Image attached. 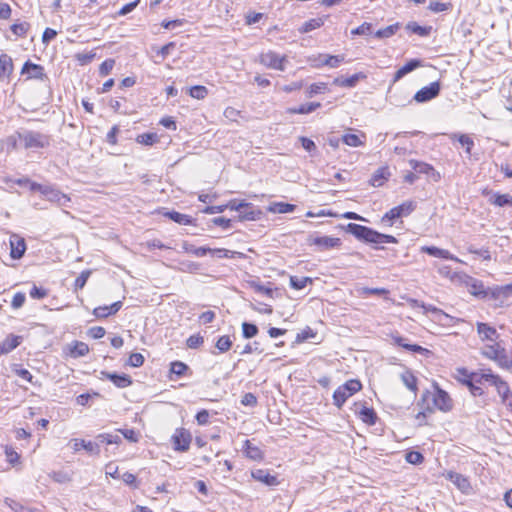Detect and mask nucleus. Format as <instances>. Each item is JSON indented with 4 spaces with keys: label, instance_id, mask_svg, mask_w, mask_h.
<instances>
[{
    "label": "nucleus",
    "instance_id": "nucleus-27",
    "mask_svg": "<svg viewBox=\"0 0 512 512\" xmlns=\"http://www.w3.org/2000/svg\"><path fill=\"white\" fill-rule=\"evenodd\" d=\"M406 29L408 31H410L411 33L417 34L422 37L428 36L432 31L431 26H421L417 22H414V21L409 22L406 25Z\"/></svg>",
    "mask_w": 512,
    "mask_h": 512
},
{
    "label": "nucleus",
    "instance_id": "nucleus-14",
    "mask_svg": "<svg viewBox=\"0 0 512 512\" xmlns=\"http://www.w3.org/2000/svg\"><path fill=\"white\" fill-rule=\"evenodd\" d=\"M252 477L267 486H277L279 481L275 475L269 473L266 469H256L252 471Z\"/></svg>",
    "mask_w": 512,
    "mask_h": 512
},
{
    "label": "nucleus",
    "instance_id": "nucleus-20",
    "mask_svg": "<svg viewBox=\"0 0 512 512\" xmlns=\"http://www.w3.org/2000/svg\"><path fill=\"white\" fill-rule=\"evenodd\" d=\"M477 332L482 340L495 341L498 338L496 329L486 323H477Z\"/></svg>",
    "mask_w": 512,
    "mask_h": 512
},
{
    "label": "nucleus",
    "instance_id": "nucleus-28",
    "mask_svg": "<svg viewBox=\"0 0 512 512\" xmlns=\"http://www.w3.org/2000/svg\"><path fill=\"white\" fill-rule=\"evenodd\" d=\"M322 65L329 66L331 68H337L340 63L344 61L343 55H328L322 54L320 55Z\"/></svg>",
    "mask_w": 512,
    "mask_h": 512
},
{
    "label": "nucleus",
    "instance_id": "nucleus-34",
    "mask_svg": "<svg viewBox=\"0 0 512 512\" xmlns=\"http://www.w3.org/2000/svg\"><path fill=\"white\" fill-rule=\"evenodd\" d=\"M456 379L461 382L462 384H464L465 386H467V381L466 380H470V381H476L477 377H478V374L477 373H469L467 369L465 368H458L456 370Z\"/></svg>",
    "mask_w": 512,
    "mask_h": 512
},
{
    "label": "nucleus",
    "instance_id": "nucleus-46",
    "mask_svg": "<svg viewBox=\"0 0 512 512\" xmlns=\"http://www.w3.org/2000/svg\"><path fill=\"white\" fill-rule=\"evenodd\" d=\"M399 29V24L396 23V24H393V25H389L383 29H379L376 33H375V36L377 38H388V37H391L392 35H394L397 30Z\"/></svg>",
    "mask_w": 512,
    "mask_h": 512
},
{
    "label": "nucleus",
    "instance_id": "nucleus-60",
    "mask_svg": "<svg viewBox=\"0 0 512 512\" xmlns=\"http://www.w3.org/2000/svg\"><path fill=\"white\" fill-rule=\"evenodd\" d=\"M451 7L450 3H442V2H431L428 6V9L432 12L439 13L443 11H447Z\"/></svg>",
    "mask_w": 512,
    "mask_h": 512
},
{
    "label": "nucleus",
    "instance_id": "nucleus-21",
    "mask_svg": "<svg viewBox=\"0 0 512 512\" xmlns=\"http://www.w3.org/2000/svg\"><path fill=\"white\" fill-rule=\"evenodd\" d=\"M389 177L390 172L388 167H380L373 173L369 183L373 187H381Z\"/></svg>",
    "mask_w": 512,
    "mask_h": 512
},
{
    "label": "nucleus",
    "instance_id": "nucleus-55",
    "mask_svg": "<svg viewBox=\"0 0 512 512\" xmlns=\"http://www.w3.org/2000/svg\"><path fill=\"white\" fill-rule=\"evenodd\" d=\"M421 307L424 309L426 313L431 312L435 314L439 321H442V318H451L448 314L444 313L442 310L436 308L432 305H426L424 303L421 304Z\"/></svg>",
    "mask_w": 512,
    "mask_h": 512
},
{
    "label": "nucleus",
    "instance_id": "nucleus-51",
    "mask_svg": "<svg viewBox=\"0 0 512 512\" xmlns=\"http://www.w3.org/2000/svg\"><path fill=\"white\" fill-rule=\"evenodd\" d=\"M91 275V270H84L80 273V275L76 278L74 282L75 291L84 288Z\"/></svg>",
    "mask_w": 512,
    "mask_h": 512
},
{
    "label": "nucleus",
    "instance_id": "nucleus-16",
    "mask_svg": "<svg viewBox=\"0 0 512 512\" xmlns=\"http://www.w3.org/2000/svg\"><path fill=\"white\" fill-rule=\"evenodd\" d=\"M421 252L436 258L459 261V259L451 254L448 250L441 249L436 246H423L421 247Z\"/></svg>",
    "mask_w": 512,
    "mask_h": 512
},
{
    "label": "nucleus",
    "instance_id": "nucleus-30",
    "mask_svg": "<svg viewBox=\"0 0 512 512\" xmlns=\"http://www.w3.org/2000/svg\"><path fill=\"white\" fill-rule=\"evenodd\" d=\"M166 217L171 219L172 221L181 224V225H190L192 223L191 216L187 214H182L177 211H169L164 214Z\"/></svg>",
    "mask_w": 512,
    "mask_h": 512
},
{
    "label": "nucleus",
    "instance_id": "nucleus-50",
    "mask_svg": "<svg viewBox=\"0 0 512 512\" xmlns=\"http://www.w3.org/2000/svg\"><path fill=\"white\" fill-rule=\"evenodd\" d=\"M136 140L143 145H153L158 140V136L156 133H143L138 135Z\"/></svg>",
    "mask_w": 512,
    "mask_h": 512
},
{
    "label": "nucleus",
    "instance_id": "nucleus-12",
    "mask_svg": "<svg viewBox=\"0 0 512 512\" xmlns=\"http://www.w3.org/2000/svg\"><path fill=\"white\" fill-rule=\"evenodd\" d=\"M101 379L106 378L110 380L118 388H126L132 384V379L127 374H117L107 371L101 372Z\"/></svg>",
    "mask_w": 512,
    "mask_h": 512
},
{
    "label": "nucleus",
    "instance_id": "nucleus-3",
    "mask_svg": "<svg viewBox=\"0 0 512 512\" xmlns=\"http://www.w3.org/2000/svg\"><path fill=\"white\" fill-rule=\"evenodd\" d=\"M347 232L351 233L358 240L371 244L398 242V240L392 235L383 234L367 226L355 223H349L347 225Z\"/></svg>",
    "mask_w": 512,
    "mask_h": 512
},
{
    "label": "nucleus",
    "instance_id": "nucleus-40",
    "mask_svg": "<svg viewBox=\"0 0 512 512\" xmlns=\"http://www.w3.org/2000/svg\"><path fill=\"white\" fill-rule=\"evenodd\" d=\"M96 440L101 444H119L121 443V437L119 435H112L107 433H102L96 436Z\"/></svg>",
    "mask_w": 512,
    "mask_h": 512
},
{
    "label": "nucleus",
    "instance_id": "nucleus-45",
    "mask_svg": "<svg viewBox=\"0 0 512 512\" xmlns=\"http://www.w3.org/2000/svg\"><path fill=\"white\" fill-rule=\"evenodd\" d=\"M6 503L15 512H40L39 510H37L35 508L24 506L23 504H21L17 501H14V500L7 499Z\"/></svg>",
    "mask_w": 512,
    "mask_h": 512
},
{
    "label": "nucleus",
    "instance_id": "nucleus-5",
    "mask_svg": "<svg viewBox=\"0 0 512 512\" xmlns=\"http://www.w3.org/2000/svg\"><path fill=\"white\" fill-rule=\"evenodd\" d=\"M362 384L357 379H351L339 386L333 393V403L338 408H341L346 400L360 391Z\"/></svg>",
    "mask_w": 512,
    "mask_h": 512
},
{
    "label": "nucleus",
    "instance_id": "nucleus-59",
    "mask_svg": "<svg viewBox=\"0 0 512 512\" xmlns=\"http://www.w3.org/2000/svg\"><path fill=\"white\" fill-rule=\"evenodd\" d=\"M459 143L465 147L466 153L471 154V149L474 146V141L468 135L462 134L458 137Z\"/></svg>",
    "mask_w": 512,
    "mask_h": 512
},
{
    "label": "nucleus",
    "instance_id": "nucleus-31",
    "mask_svg": "<svg viewBox=\"0 0 512 512\" xmlns=\"http://www.w3.org/2000/svg\"><path fill=\"white\" fill-rule=\"evenodd\" d=\"M320 106H321L320 103L311 102V103L302 104L297 108H289L287 110V112L290 114H309V113L315 111Z\"/></svg>",
    "mask_w": 512,
    "mask_h": 512
},
{
    "label": "nucleus",
    "instance_id": "nucleus-10",
    "mask_svg": "<svg viewBox=\"0 0 512 512\" xmlns=\"http://www.w3.org/2000/svg\"><path fill=\"white\" fill-rule=\"evenodd\" d=\"M488 295L499 303L497 306H503L508 298L512 296V283L504 286H497L488 292Z\"/></svg>",
    "mask_w": 512,
    "mask_h": 512
},
{
    "label": "nucleus",
    "instance_id": "nucleus-1",
    "mask_svg": "<svg viewBox=\"0 0 512 512\" xmlns=\"http://www.w3.org/2000/svg\"><path fill=\"white\" fill-rule=\"evenodd\" d=\"M51 144V136L39 131L21 130L16 132L14 146L23 149H44Z\"/></svg>",
    "mask_w": 512,
    "mask_h": 512
},
{
    "label": "nucleus",
    "instance_id": "nucleus-33",
    "mask_svg": "<svg viewBox=\"0 0 512 512\" xmlns=\"http://www.w3.org/2000/svg\"><path fill=\"white\" fill-rule=\"evenodd\" d=\"M207 253L216 254L218 257L223 258V257H227L228 250H225V249H211V248L204 247V246L203 247H196V250H195V256L196 257H203Z\"/></svg>",
    "mask_w": 512,
    "mask_h": 512
},
{
    "label": "nucleus",
    "instance_id": "nucleus-57",
    "mask_svg": "<svg viewBox=\"0 0 512 512\" xmlns=\"http://www.w3.org/2000/svg\"><path fill=\"white\" fill-rule=\"evenodd\" d=\"M360 292V295H378V296H382V295H386L388 294V290H386L385 288H368V287H363L359 290Z\"/></svg>",
    "mask_w": 512,
    "mask_h": 512
},
{
    "label": "nucleus",
    "instance_id": "nucleus-4",
    "mask_svg": "<svg viewBox=\"0 0 512 512\" xmlns=\"http://www.w3.org/2000/svg\"><path fill=\"white\" fill-rule=\"evenodd\" d=\"M482 355L495 361L501 368L508 370L512 368V358L499 343L485 346L482 350Z\"/></svg>",
    "mask_w": 512,
    "mask_h": 512
},
{
    "label": "nucleus",
    "instance_id": "nucleus-36",
    "mask_svg": "<svg viewBox=\"0 0 512 512\" xmlns=\"http://www.w3.org/2000/svg\"><path fill=\"white\" fill-rule=\"evenodd\" d=\"M395 210L399 211L400 217H406L410 215L416 208V203L413 201H406L396 207H394Z\"/></svg>",
    "mask_w": 512,
    "mask_h": 512
},
{
    "label": "nucleus",
    "instance_id": "nucleus-24",
    "mask_svg": "<svg viewBox=\"0 0 512 512\" xmlns=\"http://www.w3.org/2000/svg\"><path fill=\"white\" fill-rule=\"evenodd\" d=\"M243 451L248 458L255 461H260L264 457L262 450L258 446L253 445L250 440L245 441Z\"/></svg>",
    "mask_w": 512,
    "mask_h": 512
},
{
    "label": "nucleus",
    "instance_id": "nucleus-18",
    "mask_svg": "<svg viewBox=\"0 0 512 512\" xmlns=\"http://www.w3.org/2000/svg\"><path fill=\"white\" fill-rule=\"evenodd\" d=\"M447 478L453 484H455L457 486V488L459 490H461L463 493H468L469 490L471 489L470 482H469L468 478H466L465 476H463L460 473L450 471L447 473Z\"/></svg>",
    "mask_w": 512,
    "mask_h": 512
},
{
    "label": "nucleus",
    "instance_id": "nucleus-6",
    "mask_svg": "<svg viewBox=\"0 0 512 512\" xmlns=\"http://www.w3.org/2000/svg\"><path fill=\"white\" fill-rule=\"evenodd\" d=\"M259 62L270 69L284 71L287 57L285 55L280 56L274 51H268L266 53L260 54Z\"/></svg>",
    "mask_w": 512,
    "mask_h": 512
},
{
    "label": "nucleus",
    "instance_id": "nucleus-23",
    "mask_svg": "<svg viewBox=\"0 0 512 512\" xmlns=\"http://www.w3.org/2000/svg\"><path fill=\"white\" fill-rule=\"evenodd\" d=\"M13 72V61L12 58L2 53L0 55V78L9 77Z\"/></svg>",
    "mask_w": 512,
    "mask_h": 512
},
{
    "label": "nucleus",
    "instance_id": "nucleus-64",
    "mask_svg": "<svg viewBox=\"0 0 512 512\" xmlns=\"http://www.w3.org/2000/svg\"><path fill=\"white\" fill-rule=\"evenodd\" d=\"M25 300H26V295H25V293H23V292H17V293L14 295V297H13V299H12V302H11V306H12V308H14V309H19V308H21V307L24 305Z\"/></svg>",
    "mask_w": 512,
    "mask_h": 512
},
{
    "label": "nucleus",
    "instance_id": "nucleus-53",
    "mask_svg": "<svg viewBox=\"0 0 512 512\" xmlns=\"http://www.w3.org/2000/svg\"><path fill=\"white\" fill-rule=\"evenodd\" d=\"M495 388H496L499 396L501 397L502 401H504L508 396H510L512 394L507 382H505L503 379L501 381H498Z\"/></svg>",
    "mask_w": 512,
    "mask_h": 512
},
{
    "label": "nucleus",
    "instance_id": "nucleus-54",
    "mask_svg": "<svg viewBox=\"0 0 512 512\" xmlns=\"http://www.w3.org/2000/svg\"><path fill=\"white\" fill-rule=\"evenodd\" d=\"M405 459L410 464H421L424 460L423 455L418 451H409L405 455Z\"/></svg>",
    "mask_w": 512,
    "mask_h": 512
},
{
    "label": "nucleus",
    "instance_id": "nucleus-32",
    "mask_svg": "<svg viewBox=\"0 0 512 512\" xmlns=\"http://www.w3.org/2000/svg\"><path fill=\"white\" fill-rule=\"evenodd\" d=\"M295 208H296V206L293 204L284 203V202H275L269 206V211L273 212V213L284 214V213L293 212L295 210Z\"/></svg>",
    "mask_w": 512,
    "mask_h": 512
},
{
    "label": "nucleus",
    "instance_id": "nucleus-11",
    "mask_svg": "<svg viewBox=\"0 0 512 512\" xmlns=\"http://www.w3.org/2000/svg\"><path fill=\"white\" fill-rule=\"evenodd\" d=\"M22 75H27V79L44 80L47 76L44 72L43 66L26 61L21 70Z\"/></svg>",
    "mask_w": 512,
    "mask_h": 512
},
{
    "label": "nucleus",
    "instance_id": "nucleus-17",
    "mask_svg": "<svg viewBox=\"0 0 512 512\" xmlns=\"http://www.w3.org/2000/svg\"><path fill=\"white\" fill-rule=\"evenodd\" d=\"M122 301H116L110 306H99L93 310V315L97 318H107L116 314L122 307Z\"/></svg>",
    "mask_w": 512,
    "mask_h": 512
},
{
    "label": "nucleus",
    "instance_id": "nucleus-47",
    "mask_svg": "<svg viewBox=\"0 0 512 512\" xmlns=\"http://www.w3.org/2000/svg\"><path fill=\"white\" fill-rule=\"evenodd\" d=\"M188 369V365L181 361H174L170 365V372L178 377L183 376Z\"/></svg>",
    "mask_w": 512,
    "mask_h": 512
},
{
    "label": "nucleus",
    "instance_id": "nucleus-39",
    "mask_svg": "<svg viewBox=\"0 0 512 512\" xmlns=\"http://www.w3.org/2000/svg\"><path fill=\"white\" fill-rule=\"evenodd\" d=\"M502 378L496 374H493L491 371L488 373L478 374L476 382L482 383L483 381L490 383L493 386H496L498 381H501Z\"/></svg>",
    "mask_w": 512,
    "mask_h": 512
},
{
    "label": "nucleus",
    "instance_id": "nucleus-49",
    "mask_svg": "<svg viewBox=\"0 0 512 512\" xmlns=\"http://www.w3.org/2000/svg\"><path fill=\"white\" fill-rule=\"evenodd\" d=\"M208 94V90L205 86L196 85L189 89V95L195 99H204Z\"/></svg>",
    "mask_w": 512,
    "mask_h": 512
},
{
    "label": "nucleus",
    "instance_id": "nucleus-19",
    "mask_svg": "<svg viewBox=\"0 0 512 512\" xmlns=\"http://www.w3.org/2000/svg\"><path fill=\"white\" fill-rule=\"evenodd\" d=\"M22 342V337L14 334H9L1 343H0V352L2 354H8L14 349H16Z\"/></svg>",
    "mask_w": 512,
    "mask_h": 512
},
{
    "label": "nucleus",
    "instance_id": "nucleus-9",
    "mask_svg": "<svg viewBox=\"0 0 512 512\" xmlns=\"http://www.w3.org/2000/svg\"><path fill=\"white\" fill-rule=\"evenodd\" d=\"M172 440L176 451L185 452L190 447L191 434L184 428L177 429L172 436Z\"/></svg>",
    "mask_w": 512,
    "mask_h": 512
},
{
    "label": "nucleus",
    "instance_id": "nucleus-7",
    "mask_svg": "<svg viewBox=\"0 0 512 512\" xmlns=\"http://www.w3.org/2000/svg\"><path fill=\"white\" fill-rule=\"evenodd\" d=\"M440 83L438 81L432 82L430 85L425 86L418 90L413 99L418 103H425L436 98L440 93Z\"/></svg>",
    "mask_w": 512,
    "mask_h": 512
},
{
    "label": "nucleus",
    "instance_id": "nucleus-13",
    "mask_svg": "<svg viewBox=\"0 0 512 512\" xmlns=\"http://www.w3.org/2000/svg\"><path fill=\"white\" fill-rule=\"evenodd\" d=\"M11 252L10 256L13 259H20L26 251L25 240L19 236L13 235L10 239Z\"/></svg>",
    "mask_w": 512,
    "mask_h": 512
},
{
    "label": "nucleus",
    "instance_id": "nucleus-2",
    "mask_svg": "<svg viewBox=\"0 0 512 512\" xmlns=\"http://www.w3.org/2000/svg\"><path fill=\"white\" fill-rule=\"evenodd\" d=\"M423 404L426 403L425 410L432 413L435 409L442 412H449L453 408V400L449 394L441 389L437 384H434V391H425L422 395Z\"/></svg>",
    "mask_w": 512,
    "mask_h": 512
},
{
    "label": "nucleus",
    "instance_id": "nucleus-48",
    "mask_svg": "<svg viewBox=\"0 0 512 512\" xmlns=\"http://www.w3.org/2000/svg\"><path fill=\"white\" fill-rule=\"evenodd\" d=\"M232 346V341L228 335H223L218 338L216 342V348L219 352L224 353L227 352Z\"/></svg>",
    "mask_w": 512,
    "mask_h": 512
},
{
    "label": "nucleus",
    "instance_id": "nucleus-26",
    "mask_svg": "<svg viewBox=\"0 0 512 512\" xmlns=\"http://www.w3.org/2000/svg\"><path fill=\"white\" fill-rule=\"evenodd\" d=\"M239 220H256L260 217L261 211L254 208L251 203H248V207L239 210Z\"/></svg>",
    "mask_w": 512,
    "mask_h": 512
},
{
    "label": "nucleus",
    "instance_id": "nucleus-29",
    "mask_svg": "<svg viewBox=\"0 0 512 512\" xmlns=\"http://www.w3.org/2000/svg\"><path fill=\"white\" fill-rule=\"evenodd\" d=\"M361 420L368 425H375L377 421V414L373 408L362 407L359 412Z\"/></svg>",
    "mask_w": 512,
    "mask_h": 512
},
{
    "label": "nucleus",
    "instance_id": "nucleus-35",
    "mask_svg": "<svg viewBox=\"0 0 512 512\" xmlns=\"http://www.w3.org/2000/svg\"><path fill=\"white\" fill-rule=\"evenodd\" d=\"M61 193L62 192L56 189L54 186L46 185L42 195H44L48 201L57 203Z\"/></svg>",
    "mask_w": 512,
    "mask_h": 512
},
{
    "label": "nucleus",
    "instance_id": "nucleus-58",
    "mask_svg": "<svg viewBox=\"0 0 512 512\" xmlns=\"http://www.w3.org/2000/svg\"><path fill=\"white\" fill-rule=\"evenodd\" d=\"M204 342V338L202 336H200L199 334H194V335H191L187 341H186V344L189 348L191 349H196L198 348L200 345H202Z\"/></svg>",
    "mask_w": 512,
    "mask_h": 512
},
{
    "label": "nucleus",
    "instance_id": "nucleus-38",
    "mask_svg": "<svg viewBox=\"0 0 512 512\" xmlns=\"http://www.w3.org/2000/svg\"><path fill=\"white\" fill-rule=\"evenodd\" d=\"M409 164L418 173L429 174L434 171V168L431 165L417 160H410Z\"/></svg>",
    "mask_w": 512,
    "mask_h": 512
},
{
    "label": "nucleus",
    "instance_id": "nucleus-61",
    "mask_svg": "<svg viewBox=\"0 0 512 512\" xmlns=\"http://www.w3.org/2000/svg\"><path fill=\"white\" fill-rule=\"evenodd\" d=\"M119 432L130 442L136 443L139 441V433L134 429H119Z\"/></svg>",
    "mask_w": 512,
    "mask_h": 512
},
{
    "label": "nucleus",
    "instance_id": "nucleus-52",
    "mask_svg": "<svg viewBox=\"0 0 512 512\" xmlns=\"http://www.w3.org/2000/svg\"><path fill=\"white\" fill-rule=\"evenodd\" d=\"M30 28L29 23L23 22V23H15L11 26V31L19 37H25L28 30Z\"/></svg>",
    "mask_w": 512,
    "mask_h": 512
},
{
    "label": "nucleus",
    "instance_id": "nucleus-42",
    "mask_svg": "<svg viewBox=\"0 0 512 512\" xmlns=\"http://www.w3.org/2000/svg\"><path fill=\"white\" fill-rule=\"evenodd\" d=\"M341 140L344 144L351 147H359L364 145V142L356 134H344Z\"/></svg>",
    "mask_w": 512,
    "mask_h": 512
},
{
    "label": "nucleus",
    "instance_id": "nucleus-22",
    "mask_svg": "<svg viewBox=\"0 0 512 512\" xmlns=\"http://www.w3.org/2000/svg\"><path fill=\"white\" fill-rule=\"evenodd\" d=\"M327 18H328V16H321V17L310 19V20L306 21L305 23H303V25L298 28V31L301 34H304V33H309L315 29H318L324 25Z\"/></svg>",
    "mask_w": 512,
    "mask_h": 512
},
{
    "label": "nucleus",
    "instance_id": "nucleus-15",
    "mask_svg": "<svg viewBox=\"0 0 512 512\" xmlns=\"http://www.w3.org/2000/svg\"><path fill=\"white\" fill-rule=\"evenodd\" d=\"M392 339L394 341V344H396L397 346H400L408 351H411V352H414V353H419V354H430V350L418 345V344H409L406 340V338L404 337H401V336H392Z\"/></svg>",
    "mask_w": 512,
    "mask_h": 512
},
{
    "label": "nucleus",
    "instance_id": "nucleus-41",
    "mask_svg": "<svg viewBox=\"0 0 512 512\" xmlns=\"http://www.w3.org/2000/svg\"><path fill=\"white\" fill-rule=\"evenodd\" d=\"M258 331V327L255 324L249 322L242 323V334L244 338H253L258 334Z\"/></svg>",
    "mask_w": 512,
    "mask_h": 512
},
{
    "label": "nucleus",
    "instance_id": "nucleus-44",
    "mask_svg": "<svg viewBox=\"0 0 512 512\" xmlns=\"http://www.w3.org/2000/svg\"><path fill=\"white\" fill-rule=\"evenodd\" d=\"M401 379L404 385L411 391L415 392L417 390V379L416 377L410 373L406 372L401 375Z\"/></svg>",
    "mask_w": 512,
    "mask_h": 512
},
{
    "label": "nucleus",
    "instance_id": "nucleus-62",
    "mask_svg": "<svg viewBox=\"0 0 512 512\" xmlns=\"http://www.w3.org/2000/svg\"><path fill=\"white\" fill-rule=\"evenodd\" d=\"M114 65H115V60H113V59H106V60H105V61L100 65V67H99V73H100V75H102V76H106V75H108V74L112 71V69H113Z\"/></svg>",
    "mask_w": 512,
    "mask_h": 512
},
{
    "label": "nucleus",
    "instance_id": "nucleus-25",
    "mask_svg": "<svg viewBox=\"0 0 512 512\" xmlns=\"http://www.w3.org/2000/svg\"><path fill=\"white\" fill-rule=\"evenodd\" d=\"M467 285L469 287V292L477 297L485 298L488 296V292L485 290L484 285L481 281L469 278V282H467Z\"/></svg>",
    "mask_w": 512,
    "mask_h": 512
},
{
    "label": "nucleus",
    "instance_id": "nucleus-8",
    "mask_svg": "<svg viewBox=\"0 0 512 512\" xmlns=\"http://www.w3.org/2000/svg\"><path fill=\"white\" fill-rule=\"evenodd\" d=\"M308 244L317 246L320 251H326L340 246L341 240L331 236H309Z\"/></svg>",
    "mask_w": 512,
    "mask_h": 512
},
{
    "label": "nucleus",
    "instance_id": "nucleus-37",
    "mask_svg": "<svg viewBox=\"0 0 512 512\" xmlns=\"http://www.w3.org/2000/svg\"><path fill=\"white\" fill-rule=\"evenodd\" d=\"M308 283H312V279L310 277H290V285L292 288L296 290H301L307 286Z\"/></svg>",
    "mask_w": 512,
    "mask_h": 512
},
{
    "label": "nucleus",
    "instance_id": "nucleus-43",
    "mask_svg": "<svg viewBox=\"0 0 512 512\" xmlns=\"http://www.w3.org/2000/svg\"><path fill=\"white\" fill-rule=\"evenodd\" d=\"M89 352V347L84 342L76 341L73 348L71 349V355L73 357L85 356Z\"/></svg>",
    "mask_w": 512,
    "mask_h": 512
},
{
    "label": "nucleus",
    "instance_id": "nucleus-56",
    "mask_svg": "<svg viewBox=\"0 0 512 512\" xmlns=\"http://www.w3.org/2000/svg\"><path fill=\"white\" fill-rule=\"evenodd\" d=\"M493 203L499 207L512 204V197L508 194H496L494 195Z\"/></svg>",
    "mask_w": 512,
    "mask_h": 512
},
{
    "label": "nucleus",
    "instance_id": "nucleus-63",
    "mask_svg": "<svg viewBox=\"0 0 512 512\" xmlns=\"http://www.w3.org/2000/svg\"><path fill=\"white\" fill-rule=\"evenodd\" d=\"M83 448L93 455H99L100 454V443L96 440L95 442H84Z\"/></svg>",
    "mask_w": 512,
    "mask_h": 512
}]
</instances>
